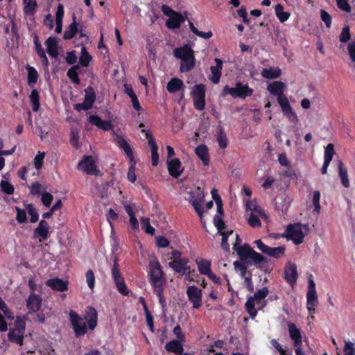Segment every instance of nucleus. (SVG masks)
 Masks as SVG:
<instances>
[{"instance_id": "1", "label": "nucleus", "mask_w": 355, "mask_h": 355, "mask_svg": "<svg viewBox=\"0 0 355 355\" xmlns=\"http://www.w3.org/2000/svg\"><path fill=\"white\" fill-rule=\"evenodd\" d=\"M69 318L76 338L84 336L88 329L94 330L97 326L98 313L92 306L85 308L83 317L75 311L70 310Z\"/></svg>"}, {"instance_id": "2", "label": "nucleus", "mask_w": 355, "mask_h": 355, "mask_svg": "<svg viewBox=\"0 0 355 355\" xmlns=\"http://www.w3.org/2000/svg\"><path fill=\"white\" fill-rule=\"evenodd\" d=\"M241 240L238 234H236V242L233 245V249L236 252L240 259L245 261L248 265H254L259 269L262 270L265 273H270L272 268H268L264 266L263 263H267L268 259L262 254L257 252L248 244L245 243L242 246H239Z\"/></svg>"}, {"instance_id": "3", "label": "nucleus", "mask_w": 355, "mask_h": 355, "mask_svg": "<svg viewBox=\"0 0 355 355\" xmlns=\"http://www.w3.org/2000/svg\"><path fill=\"white\" fill-rule=\"evenodd\" d=\"M149 270L150 283L153 288L156 286H164V274L162 266L157 259L150 261Z\"/></svg>"}, {"instance_id": "4", "label": "nucleus", "mask_w": 355, "mask_h": 355, "mask_svg": "<svg viewBox=\"0 0 355 355\" xmlns=\"http://www.w3.org/2000/svg\"><path fill=\"white\" fill-rule=\"evenodd\" d=\"M269 291L267 287H263L254 293L253 296H249L245 302V307L246 311L252 319H254L257 315V311L255 309V300L259 301L263 300L267 297Z\"/></svg>"}, {"instance_id": "5", "label": "nucleus", "mask_w": 355, "mask_h": 355, "mask_svg": "<svg viewBox=\"0 0 355 355\" xmlns=\"http://www.w3.org/2000/svg\"><path fill=\"white\" fill-rule=\"evenodd\" d=\"M26 329L25 322L19 317H17L15 322V328L10 329L8 334L10 342L22 345L24 343V335Z\"/></svg>"}, {"instance_id": "6", "label": "nucleus", "mask_w": 355, "mask_h": 355, "mask_svg": "<svg viewBox=\"0 0 355 355\" xmlns=\"http://www.w3.org/2000/svg\"><path fill=\"white\" fill-rule=\"evenodd\" d=\"M223 92L225 94H230L234 98L244 99L252 95L253 89L250 88L248 85H243L238 82L236 83L235 87H230L228 85H225L223 88Z\"/></svg>"}, {"instance_id": "7", "label": "nucleus", "mask_w": 355, "mask_h": 355, "mask_svg": "<svg viewBox=\"0 0 355 355\" xmlns=\"http://www.w3.org/2000/svg\"><path fill=\"white\" fill-rule=\"evenodd\" d=\"M189 260L187 258L171 261L168 263V266L173 271L180 274L181 276L185 275L187 279H190L191 276L195 272L191 270V267L188 265Z\"/></svg>"}, {"instance_id": "8", "label": "nucleus", "mask_w": 355, "mask_h": 355, "mask_svg": "<svg viewBox=\"0 0 355 355\" xmlns=\"http://www.w3.org/2000/svg\"><path fill=\"white\" fill-rule=\"evenodd\" d=\"M254 243L262 253L270 257L279 259L285 254L286 248L284 246L272 248L263 243L261 239L256 240Z\"/></svg>"}, {"instance_id": "9", "label": "nucleus", "mask_w": 355, "mask_h": 355, "mask_svg": "<svg viewBox=\"0 0 355 355\" xmlns=\"http://www.w3.org/2000/svg\"><path fill=\"white\" fill-rule=\"evenodd\" d=\"M282 236L292 240L296 245L301 244L304 241V238L301 224L297 223L288 225L287 226L286 233L284 234Z\"/></svg>"}, {"instance_id": "10", "label": "nucleus", "mask_w": 355, "mask_h": 355, "mask_svg": "<svg viewBox=\"0 0 355 355\" xmlns=\"http://www.w3.org/2000/svg\"><path fill=\"white\" fill-rule=\"evenodd\" d=\"M78 168L88 175H94L96 176L101 175V171L97 169L95 162L91 155L85 156L79 162Z\"/></svg>"}, {"instance_id": "11", "label": "nucleus", "mask_w": 355, "mask_h": 355, "mask_svg": "<svg viewBox=\"0 0 355 355\" xmlns=\"http://www.w3.org/2000/svg\"><path fill=\"white\" fill-rule=\"evenodd\" d=\"M277 102L279 104L282 111L291 121L296 123L298 121V117L296 113L293 110L288 98L285 96H280L277 98Z\"/></svg>"}, {"instance_id": "12", "label": "nucleus", "mask_w": 355, "mask_h": 355, "mask_svg": "<svg viewBox=\"0 0 355 355\" xmlns=\"http://www.w3.org/2000/svg\"><path fill=\"white\" fill-rule=\"evenodd\" d=\"M204 193L200 187H198L196 191L191 193L190 202L200 218H202L203 215L201 203L204 200Z\"/></svg>"}, {"instance_id": "13", "label": "nucleus", "mask_w": 355, "mask_h": 355, "mask_svg": "<svg viewBox=\"0 0 355 355\" xmlns=\"http://www.w3.org/2000/svg\"><path fill=\"white\" fill-rule=\"evenodd\" d=\"M189 300L192 302L193 309H199L202 306V292L196 286H189L187 291Z\"/></svg>"}, {"instance_id": "14", "label": "nucleus", "mask_w": 355, "mask_h": 355, "mask_svg": "<svg viewBox=\"0 0 355 355\" xmlns=\"http://www.w3.org/2000/svg\"><path fill=\"white\" fill-rule=\"evenodd\" d=\"M41 306L42 297L34 292L31 293L26 300V307L28 310V313L31 314L37 312Z\"/></svg>"}, {"instance_id": "15", "label": "nucleus", "mask_w": 355, "mask_h": 355, "mask_svg": "<svg viewBox=\"0 0 355 355\" xmlns=\"http://www.w3.org/2000/svg\"><path fill=\"white\" fill-rule=\"evenodd\" d=\"M49 236V225L47 221L42 220L38 226L34 230L33 237H40V242L46 241Z\"/></svg>"}, {"instance_id": "16", "label": "nucleus", "mask_w": 355, "mask_h": 355, "mask_svg": "<svg viewBox=\"0 0 355 355\" xmlns=\"http://www.w3.org/2000/svg\"><path fill=\"white\" fill-rule=\"evenodd\" d=\"M167 167L171 176L178 178L184 171L182 164L178 158H173L167 160Z\"/></svg>"}, {"instance_id": "17", "label": "nucleus", "mask_w": 355, "mask_h": 355, "mask_svg": "<svg viewBox=\"0 0 355 355\" xmlns=\"http://www.w3.org/2000/svg\"><path fill=\"white\" fill-rule=\"evenodd\" d=\"M297 277L298 275L296 265L294 263H288L284 272V277L285 280L293 286L295 284Z\"/></svg>"}, {"instance_id": "18", "label": "nucleus", "mask_w": 355, "mask_h": 355, "mask_svg": "<svg viewBox=\"0 0 355 355\" xmlns=\"http://www.w3.org/2000/svg\"><path fill=\"white\" fill-rule=\"evenodd\" d=\"M68 281L61 279L58 277L49 279L45 282V284L52 290L60 292L68 290Z\"/></svg>"}, {"instance_id": "19", "label": "nucleus", "mask_w": 355, "mask_h": 355, "mask_svg": "<svg viewBox=\"0 0 355 355\" xmlns=\"http://www.w3.org/2000/svg\"><path fill=\"white\" fill-rule=\"evenodd\" d=\"M114 141L124 151L130 161H132L134 159L133 151L126 139L122 136L117 135L115 137Z\"/></svg>"}, {"instance_id": "20", "label": "nucleus", "mask_w": 355, "mask_h": 355, "mask_svg": "<svg viewBox=\"0 0 355 355\" xmlns=\"http://www.w3.org/2000/svg\"><path fill=\"white\" fill-rule=\"evenodd\" d=\"M173 54L175 58L181 60L194 57V52L188 44L175 49Z\"/></svg>"}, {"instance_id": "21", "label": "nucleus", "mask_w": 355, "mask_h": 355, "mask_svg": "<svg viewBox=\"0 0 355 355\" xmlns=\"http://www.w3.org/2000/svg\"><path fill=\"white\" fill-rule=\"evenodd\" d=\"M187 17H184L180 12H176L171 16L166 21V26L168 28H179L182 23L186 21Z\"/></svg>"}, {"instance_id": "22", "label": "nucleus", "mask_w": 355, "mask_h": 355, "mask_svg": "<svg viewBox=\"0 0 355 355\" xmlns=\"http://www.w3.org/2000/svg\"><path fill=\"white\" fill-rule=\"evenodd\" d=\"M214 62L216 64V66H211L210 67L211 73L212 74L211 80L212 83L217 84L219 83L220 78L221 77V71L223 69V61L220 58H215Z\"/></svg>"}, {"instance_id": "23", "label": "nucleus", "mask_w": 355, "mask_h": 355, "mask_svg": "<svg viewBox=\"0 0 355 355\" xmlns=\"http://www.w3.org/2000/svg\"><path fill=\"white\" fill-rule=\"evenodd\" d=\"M89 122L98 127L100 129H102L105 131H108L112 128V124L110 121H104L102 120L97 115H91L89 116Z\"/></svg>"}, {"instance_id": "24", "label": "nucleus", "mask_w": 355, "mask_h": 355, "mask_svg": "<svg viewBox=\"0 0 355 355\" xmlns=\"http://www.w3.org/2000/svg\"><path fill=\"white\" fill-rule=\"evenodd\" d=\"M285 85L282 81H274L268 85L267 89L272 94L277 96V98L280 96H285L284 95V90Z\"/></svg>"}, {"instance_id": "25", "label": "nucleus", "mask_w": 355, "mask_h": 355, "mask_svg": "<svg viewBox=\"0 0 355 355\" xmlns=\"http://www.w3.org/2000/svg\"><path fill=\"white\" fill-rule=\"evenodd\" d=\"M195 152L203 165L208 166L210 160L208 147L205 144L199 145L196 148Z\"/></svg>"}, {"instance_id": "26", "label": "nucleus", "mask_w": 355, "mask_h": 355, "mask_svg": "<svg viewBox=\"0 0 355 355\" xmlns=\"http://www.w3.org/2000/svg\"><path fill=\"white\" fill-rule=\"evenodd\" d=\"M288 333L291 339L293 341V344L298 345L302 343V334L300 329L292 322L288 323Z\"/></svg>"}, {"instance_id": "27", "label": "nucleus", "mask_w": 355, "mask_h": 355, "mask_svg": "<svg viewBox=\"0 0 355 355\" xmlns=\"http://www.w3.org/2000/svg\"><path fill=\"white\" fill-rule=\"evenodd\" d=\"M184 88L183 81L178 78H172L166 85V89L171 94H175Z\"/></svg>"}, {"instance_id": "28", "label": "nucleus", "mask_w": 355, "mask_h": 355, "mask_svg": "<svg viewBox=\"0 0 355 355\" xmlns=\"http://www.w3.org/2000/svg\"><path fill=\"white\" fill-rule=\"evenodd\" d=\"M182 341L178 340H173L167 343L165 345V349L167 352H173L176 355H182L184 351Z\"/></svg>"}, {"instance_id": "29", "label": "nucleus", "mask_w": 355, "mask_h": 355, "mask_svg": "<svg viewBox=\"0 0 355 355\" xmlns=\"http://www.w3.org/2000/svg\"><path fill=\"white\" fill-rule=\"evenodd\" d=\"M306 308L309 313L315 312V307L317 306L318 296L316 292L307 291L306 293Z\"/></svg>"}, {"instance_id": "30", "label": "nucleus", "mask_w": 355, "mask_h": 355, "mask_svg": "<svg viewBox=\"0 0 355 355\" xmlns=\"http://www.w3.org/2000/svg\"><path fill=\"white\" fill-rule=\"evenodd\" d=\"M46 46L47 47V53L53 58H57L58 55V42L56 38L50 37L46 40Z\"/></svg>"}, {"instance_id": "31", "label": "nucleus", "mask_w": 355, "mask_h": 355, "mask_svg": "<svg viewBox=\"0 0 355 355\" xmlns=\"http://www.w3.org/2000/svg\"><path fill=\"white\" fill-rule=\"evenodd\" d=\"M24 13L26 16H33L37 10L38 5L35 0L23 1Z\"/></svg>"}, {"instance_id": "32", "label": "nucleus", "mask_w": 355, "mask_h": 355, "mask_svg": "<svg viewBox=\"0 0 355 355\" xmlns=\"http://www.w3.org/2000/svg\"><path fill=\"white\" fill-rule=\"evenodd\" d=\"M73 21L69 26V27L65 30L63 38L64 40H71L72 39L77 33L80 31V30L78 28V24L76 21L75 15L73 16Z\"/></svg>"}, {"instance_id": "33", "label": "nucleus", "mask_w": 355, "mask_h": 355, "mask_svg": "<svg viewBox=\"0 0 355 355\" xmlns=\"http://www.w3.org/2000/svg\"><path fill=\"white\" fill-rule=\"evenodd\" d=\"M338 175L341 180V184L345 188L349 187V182L348 179L347 170L345 167L344 164L342 161H339L338 164Z\"/></svg>"}, {"instance_id": "34", "label": "nucleus", "mask_w": 355, "mask_h": 355, "mask_svg": "<svg viewBox=\"0 0 355 355\" xmlns=\"http://www.w3.org/2000/svg\"><path fill=\"white\" fill-rule=\"evenodd\" d=\"M199 272L202 275H209L211 273V261L204 259H198L196 261Z\"/></svg>"}, {"instance_id": "35", "label": "nucleus", "mask_w": 355, "mask_h": 355, "mask_svg": "<svg viewBox=\"0 0 355 355\" xmlns=\"http://www.w3.org/2000/svg\"><path fill=\"white\" fill-rule=\"evenodd\" d=\"M111 275L115 286H116L117 284L125 281L119 270V265L116 259L114 261V264L111 270Z\"/></svg>"}, {"instance_id": "36", "label": "nucleus", "mask_w": 355, "mask_h": 355, "mask_svg": "<svg viewBox=\"0 0 355 355\" xmlns=\"http://www.w3.org/2000/svg\"><path fill=\"white\" fill-rule=\"evenodd\" d=\"M282 73V71L279 68H264L261 71V76L267 79H275L279 78Z\"/></svg>"}, {"instance_id": "37", "label": "nucleus", "mask_w": 355, "mask_h": 355, "mask_svg": "<svg viewBox=\"0 0 355 355\" xmlns=\"http://www.w3.org/2000/svg\"><path fill=\"white\" fill-rule=\"evenodd\" d=\"M79 70L80 66L78 64H75L67 72L68 78L76 85H79L80 83V80L78 76Z\"/></svg>"}, {"instance_id": "38", "label": "nucleus", "mask_w": 355, "mask_h": 355, "mask_svg": "<svg viewBox=\"0 0 355 355\" xmlns=\"http://www.w3.org/2000/svg\"><path fill=\"white\" fill-rule=\"evenodd\" d=\"M275 15L280 22L284 23L287 21L290 17V13L284 11V6L278 3L275 8Z\"/></svg>"}, {"instance_id": "39", "label": "nucleus", "mask_w": 355, "mask_h": 355, "mask_svg": "<svg viewBox=\"0 0 355 355\" xmlns=\"http://www.w3.org/2000/svg\"><path fill=\"white\" fill-rule=\"evenodd\" d=\"M188 23L191 31L196 35L204 39H209L210 37H212L213 33L211 31L208 32L200 31L197 28H196V26L191 20L188 19Z\"/></svg>"}, {"instance_id": "40", "label": "nucleus", "mask_w": 355, "mask_h": 355, "mask_svg": "<svg viewBox=\"0 0 355 355\" xmlns=\"http://www.w3.org/2000/svg\"><path fill=\"white\" fill-rule=\"evenodd\" d=\"M195 66V57L189 58L182 60L181 62L180 70L181 72H188L191 71Z\"/></svg>"}, {"instance_id": "41", "label": "nucleus", "mask_w": 355, "mask_h": 355, "mask_svg": "<svg viewBox=\"0 0 355 355\" xmlns=\"http://www.w3.org/2000/svg\"><path fill=\"white\" fill-rule=\"evenodd\" d=\"M30 100L32 104V109L33 112H37L40 109V95L39 92L37 89H33L31 95Z\"/></svg>"}, {"instance_id": "42", "label": "nucleus", "mask_w": 355, "mask_h": 355, "mask_svg": "<svg viewBox=\"0 0 355 355\" xmlns=\"http://www.w3.org/2000/svg\"><path fill=\"white\" fill-rule=\"evenodd\" d=\"M92 56L87 52L86 48L85 46L81 49V55L79 58L80 64L83 67H87L92 60Z\"/></svg>"}, {"instance_id": "43", "label": "nucleus", "mask_w": 355, "mask_h": 355, "mask_svg": "<svg viewBox=\"0 0 355 355\" xmlns=\"http://www.w3.org/2000/svg\"><path fill=\"white\" fill-rule=\"evenodd\" d=\"M153 291L157 296L162 308L165 309L166 307V302L164 296V286H156V288H153Z\"/></svg>"}, {"instance_id": "44", "label": "nucleus", "mask_w": 355, "mask_h": 355, "mask_svg": "<svg viewBox=\"0 0 355 355\" xmlns=\"http://www.w3.org/2000/svg\"><path fill=\"white\" fill-rule=\"evenodd\" d=\"M85 94L84 100L94 105L96 101V92L94 89L92 87L89 86L85 89Z\"/></svg>"}, {"instance_id": "45", "label": "nucleus", "mask_w": 355, "mask_h": 355, "mask_svg": "<svg viewBox=\"0 0 355 355\" xmlns=\"http://www.w3.org/2000/svg\"><path fill=\"white\" fill-rule=\"evenodd\" d=\"M217 141L220 148H225L227 146V139L226 134L223 128H220L218 135H217Z\"/></svg>"}, {"instance_id": "46", "label": "nucleus", "mask_w": 355, "mask_h": 355, "mask_svg": "<svg viewBox=\"0 0 355 355\" xmlns=\"http://www.w3.org/2000/svg\"><path fill=\"white\" fill-rule=\"evenodd\" d=\"M26 210L31 216L30 221L32 223H36L39 219V214L33 204H27L26 205Z\"/></svg>"}, {"instance_id": "47", "label": "nucleus", "mask_w": 355, "mask_h": 355, "mask_svg": "<svg viewBox=\"0 0 355 355\" xmlns=\"http://www.w3.org/2000/svg\"><path fill=\"white\" fill-rule=\"evenodd\" d=\"M193 98L205 97V87L202 84L196 85L192 91Z\"/></svg>"}, {"instance_id": "48", "label": "nucleus", "mask_w": 355, "mask_h": 355, "mask_svg": "<svg viewBox=\"0 0 355 355\" xmlns=\"http://www.w3.org/2000/svg\"><path fill=\"white\" fill-rule=\"evenodd\" d=\"M28 69V83L29 85L31 84H35L37 83V78H38V73L37 71V70L32 67H28L27 68Z\"/></svg>"}, {"instance_id": "49", "label": "nucleus", "mask_w": 355, "mask_h": 355, "mask_svg": "<svg viewBox=\"0 0 355 355\" xmlns=\"http://www.w3.org/2000/svg\"><path fill=\"white\" fill-rule=\"evenodd\" d=\"M320 192L319 191H315L313 193V205L314 206L313 212L319 214L321 207L320 205Z\"/></svg>"}, {"instance_id": "50", "label": "nucleus", "mask_w": 355, "mask_h": 355, "mask_svg": "<svg viewBox=\"0 0 355 355\" xmlns=\"http://www.w3.org/2000/svg\"><path fill=\"white\" fill-rule=\"evenodd\" d=\"M335 154L334 146L333 144H329L325 148L324 161L331 162L333 156Z\"/></svg>"}, {"instance_id": "51", "label": "nucleus", "mask_w": 355, "mask_h": 355, "mask_svg": "<svg viewBox=\"0 0 355 355\" xmlns=\"http://www.w3.org/2000/svg\"><path fill=\"white\" fill-rule=\"evenodd\" d=\"M141 131L142 132L145 133L146 138L148 139V145L150 147V149L151 150L158 149L157 145V144H156V142L155 141V139H154L152 133L150 132V130H146L144 129H141Z\"/></svg>"}, {"instance_id": "52", "label": "nucleus", "mask_w": 355, "mask_h": 355, "mask_svg": "<svg viewBox=\"0 0 355 355\" xmlns=\"http://www.w3.org/2000/svg\"><path fill=\"white\" fill-rule=\"evenodd\" d=\"M214 223L215 227L217 228L218 233L223 232V231L225 228V224L222 216L216 215L214 217Z\"/></svg>"}, {"instance_id": "53", "label": "nucleus", "mask_w": 355, "mask_h": 355, "mask_svg": "<svg viewBox=\"0 0 355 355\" xmlns=\"http://www.w3.org/2000/svg\"><path fill=\"white\" fill-rule=\"evenodd\" d=\"M350 39L351 34L349 27L348 26H345V27L343 28L341 33L339 35V40L343 43H345L348 42Z\"/></svg>"}, {"instance_id": "54", "label": "nucleus", "mask_w": 355, "mask_h": 355, "mask_svg": "<svg viewBox=\"0 0 355 355\" xmlns=\"http://www.w3.org/2000/svg\"><path fill=\"white\" fill-rule=\"evenodd\" d=\"M17 211L16 220L19 223H24L27 222V216L26 210L20 209L18 207H15Z\"/></svg>"}, {"instance_id": "55", "label": "nucleus", "mask_w": 355, "mask_h": 355, "mask_svg": "<svg viewBox=\"0 0 355 355\" xmlns=\"http://www.w3.org/2000/svg\"><path fill=\"white\" fill-rule=\"evenodd\" d=\"M0 185L2 191L4 192L5 193L10 195L14 193V187L8 181L2 180L1 182Z\"/></svg>"}, {"instance_id": "56", "label": "nucleus", "mask_w": 355, "mask_h": 355, "mask_svg": "<svg viewBox=\"0 0 355 355\" xmlns=\"http://www.w3.org/2000/svg\"><path fill=\"white\" fill-rule=\"evenodd\" d=\"M45 157L44 152L39 151L37 155L34 158V165L37 170H40L43 164V160Z\"/></svg>"}, {"instance_id": "57", "label": "nucleus", "mask_w": 355, "mask_h": 355, "mask_svg": "<svg viewBox=\"0 0 355 355\" xmlns=\"http://www.w3.org/2000/svg\"><path fill=\"white\" fill-rule=\"evenodd\" d=\"M233 233V231L220 233L222 235L221 247L225 251L230 250V245L228 244V237Z\"/></svg>"}, {"instance_id": "58", "label": "nucleus", "mask_w": 355, "mask_h": 355, "mask_svg": "<svg viewBox=\"0 0 355 355\" xmlns=\"http://www.w3.org/2000/svg\"><path fill=\"white\" fill-rule=\"evenodd\" d=\"M85 277L88 287L90 289H93L95 286V276L93 270L91 269L88 270L86 272Z\"/></svg>"}, {"instance_id": "59", "label": "nucleus", "mask_w": 355, "mask_h": 355, "mask_svg": "<svg viewBox=\"0 0 355 355\" xmlns=\"http://www.w3.org/2000/svg\"><path fill=\"white\" fill-rule=\"evenodd\" d=\"M248 223L253 228L259 227L261 225L260 219L253 212L251 213V214L248 218Z\"/></svg>"}, {"instance_id": "60", "label": "nucleus", "mask_w": 355, "mask_h": 355, "mask_svg": "<svg viewBox=\"0 0 355 355\" xmlns=\"http://www.w3.org/2000/svg\"><path fill=\"white\" fill-rule=\"evenodd\" d=\"M94 105L91 104L89 102H87L86 101H83L82 103H76L73 105V108L75 110L80 112L81 110H90Z\"/></svg>"}, {"instance_id": "61", "label": "nucleus", "mask_w": 355, "mask_h": 355, "mask_svg": "<svg viewBox=\"0 0 355 355\" xmlns=\"http://www.w3.org/2000/svg\"><path fill=\"white\" fill-rule=\"evenodd\" d=\"M94 105L91 104L89 102H87L86 101H83L82 103H76L73 105V108L75 110L80 112L81 110H90Z\"/></svg>"}, {"instance_id": "62", "label": "nucleus", "mask_w": 355, "mask_h": 355, "mask_svg": "<svg viewBox=\"0 0 355 355\" xmlns=\"http://www.w3.org/2000/svg\"><path fill=\"white\" fill-rule=\"evenodd\" d=\"M194 107L198 111H202L205 107V97L194 98Z\"/></svg>"}, {"instance_id": "63", "label": "nucleus", "mask_w": 355, "mask_h": 355, "mask_svg": "<svg viewBox=\"0 0 355 355\" xmlns=\"http://www.w3.org/2000/svg\"><path fill=\"white\" fill-rule=\"evenodd\" d=\"M320 17L321 19L324 22L327 28H330L331 26L332 21L331 16L327 11L322 10L320 11Z\"/></svg>"}, {"instance_id": "64", "label": "nucleus", "mask_w": 355, "mask_h": 355, "mask_svg": "<svg viewBox=\"0 0 355 355\" xmlns=\"http://www.w3.org/2000/svg\"><path fill=\"white\" fill-rule=\"evenodd\" d=\"M344 351L345 352L344 355H355L354 343L351 341H345Z\"/></svg>"}]
</instances>
